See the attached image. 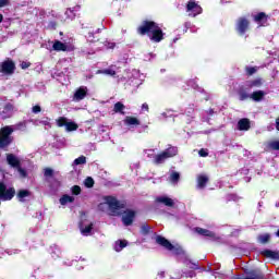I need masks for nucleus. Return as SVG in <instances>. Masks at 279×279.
I'll use <instances>...</instances> for the list:
<instances>
[{
  "mask_svg": "<svg viewBox=\"0 0 279 279\" xmlns=\"http://www.w3.org/2000/svg\"><path fill=\"white\" fill-rule=\"evenodd\" d=\"M44 175H45V178H53V169L45 168Z\"/></svg>",
  "mask_w": 279,
  "mask_h": 279,
  "instance_id": "obj_42",
  "label": "nucleus"
},
{
  "mask_svg": "<svg viewBox=\"0 0 279 279\" xmlns=\"http://www.w3.org/2000/svg\"><path fill=\"white\" fill-rule=\"evenodd\" d=\"M32 112H34V114H38V112H43V108H40L39 105H36L33 107Z\"/></svg>",
  "mask_w": 279,
  "mask_h": 279,
  "instance_id": "obj_46",
  "label": "nucleus"
},
{
  "mask_svg": "<svg viewBox=\"0 0 279 279\" xmlns=\"http://www.w3.org/2000/svg\"><path fill=\"white\" fill-rule=\"evenodd\" d=\"M276 130L279 132V118L276 119Z\"/></svg>",
  "mask_w": 279,
  "mask_h": 279,
  "instance_id": "obj_51",
  "label": "nucleus"
},
{
  "mask_svg": "<svg viewBox=\"0 0 279 279\" xmlns=\"http://www.w3.org/2000/svg\"><path fill=\"white\" fill-rule=\"evenodd\" d=\"M195 276H197L195 270H189L183 272L182 278H195Z\"/></svg>",
  "mask_w": 279,
  "mask_h": 279,
  "instance_id": "obj_41",
  "label": "nucleus"
},
{
  "mask_svg": "<svg viewBox=\"0 0 279 279\" xmlns=\"http://www.w3.org/2000/svg\"><path fill=\"white\" fill-rule=\"evenodd\" d=\"M142 110H145L146 112H149V105H147V102H144L142 105Z\"/></svg>",
  "mask_w": 279,
  "mask_h": 279,
  "instance_id": "obj_50",
  "label": "nucleus"
},
{
  "mask_svg": "<svg viewBox=\"0 0 279 279\" xmlns=\"http://www.w3.org/2000/svg\"><path fill=\"white\" fill-rule=\"evenodd\" d=\"M99 40V38H97L96 40L90 39V43H97Z\"/></svg>",
  "mask_w": 279,
  "mask_h": 279,
  "instance_id": "obj_57",
  "label": "nucleus"
},
{
  "mask_svg": "<svg viewBox=\"0 0 279 279\" xmlns=\"http://www.w3.org/2000/svg\"><path fill=\"white\" fill-rule=\"evenodd\" d=\"M253 21L257 23V25H265V23L269 21V15L265 12H259L253 16Z\"/></svg>",
  "mask_w": 279,
  "mask_h": 279,
  "instance_id": "obj_14",
  "label": "nucleus"
},
{
  "mask_svg": "<svg viewBox=\"0 0 279 279\" xmlns=\"http://www.w3.org/2000/svg\"><path fill=\"white\" fill-rule=\"evenodd\" d=\"M16 169H17V171H19L21 178H27V170H26V169H23V168L21 167V165H20Z\"/></svg>",
  "mask_w": 279,
  "mask_h": 279,
  "instance_id": "obj_44",
  "label": "nucleus"
},
{
  "mask_svg": "<svg viewBox=\"0 0 279 279\" xmlns=\"http://www.w3.org/2000/svg\"><path fill=\"white\" fill-rule=\"evenodd\" d=\"M124 124L125 125H141V120L135 117L128 116L124 119Z\"/></svg>",
  "mask_w": 279,
  "mask_h": 279,
  "instance_id": "obj_29",
  "label": "nucleus"
},
{
  "mask_svg": "<svg viewBox=\"0 0 279 279\" xmlns=\"http://www.w3.org/2000/svg\"><path fill=\"white\" fill-rule=\"evenodd\" d=\"M268 147L274 151H279V141L269 142Z\"/></svg>",
  "mask_w": 279,
  "mask_h": 279,
  "instance_id": "obj_37",
  "label": "nucleus"
},
{
  "mask_svg": "<svg viewBox=\"0 0 279 279\" xmlns=\"http://www.w3.org/2000/svg\"><path fill=\"white\" fill-rule=\"evenodd\" d=\"M97 75H110L111 77H114L117 75V71L111 69H105V70H97Z\"/></svg>",
  "mask_w": 279,
  "mask_h": 279,
  "instance_id": "obj_33",
  "label": "nucleus"
},
{
  "mask_svg": "<svg viewBox=\"0 0 279 279\" xmlns=\"http://www.w3.org/2000/svg\"><path fill=\"white\" fill-rule=\"evenodd\" d=\"M72 195H81L82 194V187L80 185H74L71 187Z\"/></svg>",
  "mask_w": 279,
  "mask_h": 279,
  "instance_id": "obj_40",
  "label": "nucleus"
},
{
  "mask_svg": "<svg viewBox=\"0 0 279 279\" xmlns=\"http://www.w3.org/2000/svg\"><path fill=\"white\" fill-rule=\"evenodd\" d=\"M32 195V192L29 190H19L16 197L19 202H25V197H29Z\"/></svg>",
  "mask_w": 279,
  "mask_h": 279,
  "instance_id": "obj_27",
  "label": "nucleus"
},
{
  "mask_svg": "<svg viewBox=\"0 0 279 279\" xmlns=\"http://www.w3.org/2000/svg\"><path fill=\"white\" fill-rule=\"evenodd\" d=\"M250 31V20L247 17H239L235 24V32L239 36H245Z\"/></svg>",
  "mask_w": 279,
  "mask_h": 279,
  "instance_id": "obj_8",
  "label": "nucleus"
},
{
  "mask_svg": "<svg viewBox=\"0 0 279 279\" xmlns=\"http://www.w3.org/2000/svg\"><path fill=\"white\" fill-rule=\"evenodd\" d=\"M57 126L58 128H65L68 132H76V130L80 128L77 123L70 121L66 117H59L57 120Z\"/></svg>",
  "mask_w": 279,
  "mask_h": 279,
  "instance_id": "obj_7",
  "label": "nucleus"
},
{
  "mask_svg": "<svg viewBox=\"0 0 279 279\" xmlns=\"http://www.w3.org/2000/svg\"><path fill=\"white\" fill-rule=\"evenodd\" d=\"M262 256H265V258H271V260H279V252L278 251H271L269 248H266L262 252H259Z\"/></svg>",
  "mask_w": 279,
  "mask_h": 279,
  "instance_id": "obj_16",
  "label": "nucleus"
},
{
  "mask_svg": "<svg viewBox=\"0 0 279 279\" xmlns=\"http://www.w3.org/2000/svg\"><path fill=\"white\" fill-rule=\"evenodd\" d=\"M87 38H95V33H88Z\"/></svg>",
  "mask_w": 279,
  "mask_h": 279,
  "instance_id": "obj_52",
  "label": "nucleus"
},
{
  "mask_svg": "<svg viewBox=\"0 0 279 279\" xmlns=\"http://www.w3.org/2000/svg\"><path fill=\"white\" fill-rule=\"evenodd\" d=\"M150 230H151V228L149 227V225H147V223H143L142 226H141V233L142 234H149V232H150Z\"/></svg>",
  "mask_w": 279,
  "mask_h": 279,
  "instance_id": "obj_38",
  "label": "nucleus"
},
{
  "mask_svg": "<svg viewBox=\"0 0 279 279\" xmlns=\"http://www.w3.org/2000/svg\"><path fill=\"white\" fill-rule=\"evenodd\" d=\"M82 7H80V5H75V7H73L72 9H68L66 11H65V16H66V19L69 20V21H73L74 19H75V16H76V14H75V12H80V9H81Z\"/></svg>",
  "mask_w": 279,
  "mask_h": 279,
  "instance_id": "obj_22",
  "label": "nucleus"
},
{
  "mask_svg": "<svg viewBox=\"0 0 279 279\" xmlns=\"http://www.w3.org/2000/svg\"><path fill=\"white\" fill-rule=\"evenodd\" d=\"M74 165L80 166V165H86V156L82 155L78 158L74 160Z\"/></svg>",
  "mask_w": 279,
  "mask_h": 279,
  "instance_id": "obj_39",
  "label": "nucleus"
},
{
  "mask_svg": "<svg viewBox=\"0 0 279 279\" xmlns=\"http://www.w3.org/2000/svg\"><path fill=\"white\" fill-rule=\"evenodd\" d=\"M114 47H116L114 43L110 44V46H109L110 49H114Z\"/></svg>",
  "mask_w": 279,
  "mask_h": 279,
  "instance_id": "obj_53",
  "label": "nucleus"
},
{
  "mask_svg": "<svg viewBox=\"0 0 279 279\" xmlns=\"http://www.w3.org/2000/svg\"><path fill=\"white\" fill-rule=\"evenodd\" d=\"M242 279H265V274L259 268L246 270Z\"/></svg>",
  "mask_w": 279,
  "mask_h": 279,
  "instance_id": "obj_11",
  "label": "nucleus"
},
{
  "mask_svg": "<svg viewBox=\"0 0 279 279\" xmlns=\"http://www.w3.org/2000/svg\"><path fill=\"white\" fill-rule=\"evenodd\" d=\"M198 156H201V158H206V157H208V151H206V149L202 148L198 151Z\"/></svg>",
  "mask_w": 279,
  "mask_h": 279,
  "instance_id": "obj_47",
  "label": "nucleus"
},
{
  "mask_svg": "<svg viewBox=\"0 0 279 279\" xmlns=\"http://www.w3.org/2000/svg\"><path fill=\"white\" fill-rule=\"evenodd\" d=\"M0 23H3V14L0 13Z\"/></svg>",
  "mask_w": 279,
  "mask_h": 279,
  "instance_id": "obj_54",
  "label": "nucleus"
},
{
  "mask_svg": "<svg viewBox=\"0 0 279 279\" xmlns=\"http://www.w3.org/2000/svg\"><path fill=\"white\" fill-rule=\"evenodd\" d=\"M73 202H75V197L70 196L69 194H65L60 198L61 206H66V204H73Z\"/></svg>",
  "mask_w": 279,
  "mask_h": 279,
  "instance_id": "obj_30",
  "label": "nucleus"
},
{
  "mask_svg": "<svg viewBox=\"0 0 279 279\" xmlns=\"http://www.w3.org/2000/svg\"><path fill=\"white\" fill-rule=\"evenodd\" d=\"M156 243L157 245H161V247H165V250H168V252H174L177 256H180L184 251L182 247H175L167 238L162 235L156 236Z\"/></svg>",
  "mask_w": 279,
  "mask_h": 279,
  "instance_id": "obj_5",
  "label": "nucleus"
},
{
  "mask_svg": "<svg viewBox=\"0 0 279 279\" xmlns=\"http://www.w3.org/2000/svg\"><path fill=\"white\" fill-rule=\"evenodd\" d=\"M174 156H178V147L172 146L167 148L166 150L161 151L158 155H155L154 157V163L155 165H162L168 158H173Z\"/></svg>",
  "mask_w": 279,
  "mask_h": 279,
  "instance_id": "obj_4",
  "label": "nucleus"
},
{
  "mask_svg": "<svg viewBox=\"0 0 279 279\" xmlns=\"http://www.w3.org/2000/svg\"><path fill=\"white\" fill-rule=\"evenodd\" d=\"M259 69L260 68L258 65H254V66L246 65L244 68V73H245L246 77H252L253 75H256V73H258Z\"/></svg>",
  "mask_w": 279,
  "mask_h": 279,
  "instance_id": "obj_20",
  "label": "nucleus"
},
{
  "mask_svg": "<svg viewBox=\"0 0 279 279\" xmlns=\"http://www.w3.org/2000/svg\"><path fill=\"white\" fill-rule=\"evenodd\" d=\"M14 128L12 125H5L0 129V149L8 151L10 145L14 143Z\"/></svg>",
  "mask_w": 279,
  "mask_h": 279,
  "instance_id": "obj_2",
  "label": "nucleus"
},
{
  "mask_svg": "<svg viewBox=\"0 0 279 279\" xmlns=\"http://www.w3.org/2000/svg\"><path fill=\"white\" fill-rule=\"evenodd\" d=\"M257 241H258L262 245H266V243H269V241H271V234H269V233L259 234V235L257 236Z\"/></svg>",
  "mask_w": 279,
  "mask_h": 279,
  "instance_id": "obj_31",
  "label": "nucleus"
},
{
  "mask_svg": "<svg viewBox=\"0 0 279 279\" xmlns=\"http://www.w3.org/2000/svg\"><path fill=\"white\" fill-rule=\"evenodd\" d=\"M155 202L156 204H163V206H167L168 208H173L175 206L173 199L168 196H158Z\"/></svg>",
  "mask_w": 279,
  "mask_h": 279,
  "instance_id": "obj_12",
  "label": "nucleus"
},
{
  "mask_svg": "<svg viewBox=\"0 0 279 279\" xmlns=\"http://www.w3.org/2000/svg\"><path fill=\"white\" fill-rule=\"evenodd\" d=\"M85 186L86 189H93L95 186V180L93 179V177H87L85 179Z\"/></svg>",
  "mask_w": 279,
  "mask_h": 279,
  "instance_id": "obj_36",
  "label": "nucleus"
},
{
  "mask_svg": "<svg viewBox=\"0 0 279 279\" xmlns=\"http://www.w3.org/2000/svg\"><path fill=\"white\" fill-rule=\"evenodd\" d=\"M21 69L23 71H25V69H29L32 66V62H27V61H22V63L20 64Z\"/></svg>",
  "mask_w": 279,
  "mask_h": 279,
  "instance_id": "obj_45",
  "label": "nucleus"
},
{
  "mask_svg": "<svg viewBox=\"0 0 279 279\" xmlns=\"http://www.w3.org/2000/svg\"><path fill=\"white\" fill-rule=\"evenodd\" d=\"M266 95L267 94L264 90H255L251 94V99L256 102L263 101Z\"/></svg>",
  "mask_w": 279,
  "mask_h": 279,
  "instance_id": "obj_21",
  "label": "nucleus"
},
{
  "mask_svg": "<svg viewBox=\"0 0 279 279\" xmlns=\"http://www.w3.org/2000/svg\"><path fill=\"white\" fill-rule=\"evenodd\" d=\"M186 267H189V269H193L194 271H197L198 269H202V271H206V268L199 267V262L193 263L192 260H190L186 263Z\"/></svg>",
  "mask_w": 279,
  "mask_h": 279,
  "instance_id": "obj_32",
  "label": "nucleus"
},
{
  "mask_svg": "<svg viewBox=\"0 0 279 279\" xmlns=\"http://www.w3.org/2000/svg\"><path fill=\"white\" fill-rule=\"evenodd\" d=\"M186 10H187V12H191L190 16H197V15L202 14V12H203L202 7L199 4H197V2L195 0H190L187 2Z\"/></svg>",
  "mask_w": 279,
  "mask_h": 279,
  "instance_id": "obj_10",
  "label": "nucleus"
},
{
  "mask_svg": "<svg viewBox=\"0 0 279 279\" xmlns=\"http://www.w3.org/2000/svg\"><path fill=\"white\" fill-rule=\"evenodd\" d=\"M238 95H239L240 101H246V99H251V95L247 94V90L245 89V87H241L238 90Z\"/></svg>",
  "mask_w": 279,
  "mask_h": 279,
  "instance_id": "obj_28",
  "label": "nucleus"
},
{
  "mask_svg": "<svg viewBox=\"0 0 279 279\" xmlns=\"http://www.w3.org/2000/svg\"><path fill=\"white\" fill-rule=\"evenodd\" d=\"M69 47L66 46V44L60 41V40H54L53 45H52V49L53 51H66Z\"/></svg>",
  "mask_w": 279,
  "mask_h": 279,
  "instance_id": "obj_25",
  "label": "nucleus"
},
{
  "mask_svg": "<svg viewBox=\"0 0 279 279\" xmlns=\"http://www.w3.org/2000/svg\"><path fill=\"white\" fill-rule=\"evenodd\" d=\"M124 247H128V241L126 240H119L116 242V252H121Z\"/></svg>",
  "mask_w": 279,
  "mask_h": 279,
  "instance_id": "obj_34",
  "label": "nucleus"
},
{
  "mask_svg": "<svg viewBox=\"0 0 279 279\" xmlns=\"http://www.w3.org/2000/svg\"><path fill=\"white\" fill-rule=\"evenodd\" d=\"M4 110L7 112H11V110H14V106L10 102H8L5 106H4Z\"/></svg>",
  "mask_w": 279,
  "mask_h": 279,
  "instance_id": "obj_48",
  "label": "nucleus"
},
{
  "mask_svg": "<svg viewBox=\"0 0 279 279\" xmlns=\"http://www.w3.org/2000/svg\"><path fill=\"white\" fill-rule=\"evenodd\" d=\"M10 5V0H0V8H5Z\"/></svg>",
  "mask_w": 279,
  "mask_h": 279,
  "instance_id": "obj_49",
  "label": "nucleus"
},
{
  "mask_svg": "<svg viewBox=\"0 0 279 279\" xmlns=\"http://www.w3.org/2000/svg\"><path fill=\"white\" fill-rule=\"evenodd\" d=\"M86 95H88V88L86 87H80L78 89H76V92L74 93V100L75 101H82V99L86 98Z\"/></svg>",
  "mask_w": 279,
  "mask_h": 279,
  "instance_id": "obj_17",
  "label": "nucleus"
},
{
  "mask_svg": "<svg viewBox=\"0 0 279 279\" xmlns=\"http://www.w3.org/2000/svg\"><path fill=\"white\" fill-rule=\"evenodd\" d=\"M252 128V122L247 118H242L238 121V130L240 132H247Z\"/></svg>",
  "mask_w": 279,
  "mask_h": 279,
  "instance_id": "obj_13",
  "label": "nucleus"
},
{
  "mask_svg": "<svg viewBox=\"0 0 279 279\" xmlns=\"http://www.w3.org/2000/svg\"><path fill=\"white\" fill-rule=\"evenodd\" d=\"M16 63L12 59H7L0 63V73L2 75H14Z\"/></svg>",
  "mask_w": 279,
  "mask_h": 279,
  "instance_id": "obj_6",
  "label": "nucleus"
},
{
  "mask_svg": "<svg viewBox=\"0 0 279 279\" xmlns=\"http://www.w3.org/2000/svg\"><path fill=\"white\" fill-rule=\"evenodd\" d=\"M134 219H136V211L132 209H126L122 215V223L123 226H132L134 223Z\"/></svg>",
  "mask_w": 279,
  "mask_h": 279,
  "instance_id": "obj_9",
  "label": "nucleus"
},
{
  "mask_svg": "<svg viewBox=\"0 0 279 279\" xmlns=\"http://www.w3.org/2000/svg\"><path fill=\"white\" fill-rule=\"evenodd\" d=\"M125 105H123V102L118 101L114 104L113 106V112H116V114H125Z\"/></svg>",
  "mask_w": 279,
  "mask_h": 279,
  "instance_id": "obj_26",
  "label": "nucleus"
},
{
  "mask_svg": "<svg viewBox=\"0 0 279 279\" xmlns=\"http://www.w3.org/2000/svg\"><path fill=\"white\" fill-rule=\"evenodd\" d=\"M263 84H264L263 77H256L247 82L248 88H260Z\"/></svg>",
  "mask_w": 279,
  "mask_h": 279,
  "instance_id": "obj_23",
  "label": "nucleus"
},
{
  "mask_svg": "<svg viewBox=\"0 0 279 279\" xmlns=\"http://www.w3.org/2000/svg\"><path fill=\"white\" fill-rule=\"evenodd\" d=\"M171 182H180V173L179 172H172L170 175Z\"/></svg>",
  "mask_w": 279,
  "mask_h": 279,
  "instance_id": "obj_43",
  "label": "nucleus"
},
{
  "mask_svg": "<svg viewBox=\"0 0 279 279\" xmlns=\"http://www.w3.org/2000/svg\"><path fill=\"white\" fill-rule=\"evenodd\" d=\"M101 32V28H97L95 34H99Z\"/></svg>",
  "mask_w": 279,
  "mask_h": 279,
  "instance_id": "obj_56",
  "label": "nucleus"
},
{
  "mask_svg": "<svg viewBox=\"0 0 279 279\" xmlns=\"http://www.w3.org/2000/svg\"><path fill=\"white\" fill-rule=\"evenodd\" d=\"M7 162L13 169H16L21 165V160H19L14 154H7Z\"/></svg>",
  "mask_w": 279,
  "mask_h": 279,
  "instance_id": "obj_19",
  "label": "nucleus"
},
{
  "mask_svg": "<svg viewBox=\"0 0 279 279\" xmlns=\"http://www.w3.org/2000/svg\"><path fill=\"white\" fill-rule=\"evenodd\" d=\"M194 231L196 232V234H199L201 236H208L209 239H215V232H213L208 229H204L202 227H196V228H194Z\"/></svg>",
  "mask_w": 279,
  "mask_h": 279,
  "instance_id": "obj_18",
  "label": "nucleus"
},
{
  "mask_svg": "<svg viewBox=\"0 0 279 279\" xmlns=\"http://www.w3.org/2000/svg\"><path fill=\"white\" fill-rule=\"evenodd\" d=\"M209 179L206 174H199L197 177V186L198 189H206V184H208Z\"/></svg>",
  "mask_w": 279,
  "mask_h": 279,
  "instance_id": "obj_24",
  "label": "nucleus"
},
{
  "mask_svg": "<svg viewBox=\"0 0 279 279\" xmlns=\"http://www.w3.org/2000/svg\"><path fill=\"white\" fill-rule=\"evenodd\" d=\"M105 201L109 207V210H111V213H113V215H117L118 217H120V215H121V213H119V210L125 208V206H126L125 202H121V201L117 199V197H114V196H106Z\"/></svg>",
  "mask_w": 279,
  "mask_h": 279,
  "instance_id": "obj_3",
  "label": "nucleus"
},
{
  "mask_svg": "<svg viewBox=\"0 0 279 279\" xmlns=\"http://www.w3.org/2000/svg\"><path fill=\"white\" fill-rule=\"evenodd\" d=\"M194 112L193 108H191L189 111H187V114H192Z\"/></svg>",
  "mask_w": 279,
  "mask_h": 279,
  "instance_id": "obj_55",
  "label": "nucleus"
},
{
  "mask_svg": "<svg viewBox=\"0 0 279 279\" xmlns=\"http://www.w3.org/2000/svg\"><path fill=\"white\" fill-rule=\"evenodd\" d=\"M262 256H265V258H271V260H279V252L278 251H271L269 248H266L262 252H259Z\"/></svg>",
  "mask_w": 279,
  "mask_h": 279,
  "instance_id": "obj_15",
  "label": "nucleus"
},
{
  "mask_svg": "<svg viewBox=\"0 0 279 279\" xmlns=\"http://www.w3.org/2000/svg\"><path fill=\"white\" fill-rule=\"evenodd\" d=\"M93 222L89 223L88 226H86L85 228H82L81 227V233L84 235V236H88V234H90V232H93Z\"/></svg>",
  "mask_w": 279,
  "mask_h": 279,
  "instance_id": "obj_35",
  "label": "nucleus"
},
{
  "mask_svg": "<svg viewBox=\"0 0 279 279\" xmlns=\"http://www.w3.org/2000/svg\"><path fill=\"white\" fill-rule=\"evenodd\" d=\"M136 32L138 36H148L151 43H162L165 40V32L158 23L151 20L142 21L141 25L137 26Z\"/></svg>",
  "mask_w": 279,
  "mask_h": 279,
  "instance_id": "obj_1",
  "label": "nucleus"
},
{
  "mask_svg": "<svg viewBox=\"0 0 279 279\" xmlns=\"http://www.w3.org/2000/svg\"><path fill=\"white\" fill-rule=\"evenodd\" d=\"M276 236H278V239H279V230L276 232Z\"/></svg>",
  "mask_w": 279,
  "mask_h": 279,
  "instance_id": "obj_58",
  "label": "nucleus"
}]
</instances>
